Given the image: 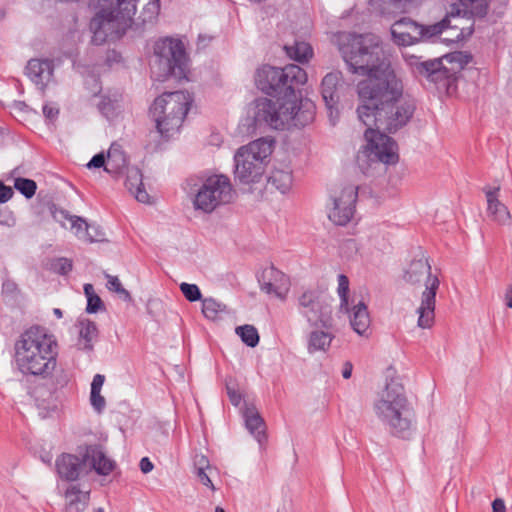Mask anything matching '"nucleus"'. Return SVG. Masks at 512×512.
<instances>
[{"label": "nucleus", "mask_w": 512, "mask_h": 512, "mask_svg": "<svg viewBox=\"0 0 512 512\" xmlns=\"http://www.w3.org/2000/svg\"><path fill=\"white\" fill-rule=\"evenodd\" d=\"M55 465L59 477L66 481H75L86 471L83 455L64 453L56 459Z\"/></svg>", "instance_id": "nucleus-19"}, {"label": "nucleus", "mask_w": 512, "mask_h": 512, "mask_svg": "<svg viewBox=\"0 0 512 512\" xmlns=\"http://www.w3.org/2000/svg\"><path fill=\"white\" fill-rule=\"evenodd\" d=\"M139 467L144 474H147L153 470L154 465L148 457H143L140 460Z\"/></svg>", "instance_id": "nucleus-54"}, {"label": "nucleus", "mask_w": 512, "mask_h": 512, "mask_svg": "<svg viewBox=\"0 0 512 512\" xmlns=\"http://www.w3.org/2000/svg\"><path fill=\"white\" fill-rule=\"evenodd\" d=\"M373 410L392 435L404 439L411 436L414 419L401 384L393 381L388 383L374 401Z\"/></svg>", "instance_id": "nucleus-5"}, {"label": "nucleus", "mask_w": 512, "mask_h": 512, "mask_svg": "<svg viewBox=\"0 0 512 512\" xmlns=\"http://www.w3.org/2000/svg\"><path fill=\"white\" fill-rule=\"evenodd\" d=\"M448 27V20L431 25H421L410 18H402L391 27V36L395 44L399 46L413 45L419 41H427L440 35Z\"/></svg>", "instance_id": "nucleus-12"}, {"label": "nucleus", "mask_w": 512, "mask_h": 512, "mask_svg": "<svg viewBox=\"0 0 512 512\" xmlns=\"http://www.w3.org/2000/svg\"><path fill=\"white\" fill-rule=\"evenodd\" d=\"M154 56L151 72L156 80L187 77L188 57L181 40L170 37L159 39L154 45Z\"/></svg>", "instance_id": "nucleus-8"}, {"label": "nucleus", "mask_w": 512, "mask_h": 512, "mask_svg": "<svg viewBox=\"0 0 512 512\" xmlns=\"http://www.w3.org/2000/svg\"><path fill=\"white\" fill-rule=\"evenodd\" d=\"M43 114L49 120H54L59 114V108L55 103H46L43 106Z\"/></svg>", "instance_id": "nucleus-47"}, {"label": "nucleus", "mask_w": 512, "mask_h": 512, "mask_svg": "<svg viewBox=\"0 0 512 512\" xmlns=\"http://www.w3.org/2000/svg\"><path fill=\"white\" fill-rule=\"evenodd\" d=\"M332 328H315L307 337V351L309 354L327 352L335 338Z\"/></svg>", "instance_id": "nucleus-21"}, {"label": "nucleus", "mask_w": 512, "mask_h": 512, "mask_svg": "<svg viewBox=\"0 0 512 512\" xmlns=\"http://www.w3.org/2000/svg\"><path fill=\"white\" fill-rule=\"evenodd\" d=\"M87 237H85L86 242H100L105 239V234L102 231L101 227L94 224H88V228H86Z\"/></svg>", "instance_id": "nucleus-44"}, {"label": "nucleus", "mask_w": 512, "mask_h": 512, "mask_svg": "<svg viewBox=\"0 0 512 512\" xmlns=\"http://www.w3.org/2000/svg\"><path fill=\"white\" fill-rule=\"evenodd\" d=\"M215 512H225V510H224L222 507L217 506V507L215 508Z\"/></svg>", "instance_id": "nucleus-61"}, {"label": "nucleus", "mask_w": 512, "mask_h": 512, "mask_svg": "<svg viewBox=\"0 0 512 512\" xmlns=\"http://www.w3.org/2000/svg\"><path fill=\"white\" fill-rule=\"evenodd\" d=\"M18 291L17 284L12 280H5L2 284V292L8 295H14Z\"/></svg>", "instance_id": "nucleus-52"}, {"label": "nucleus", "mask_w": 512, "mask_h": 512, "mask_svg": "<svg viewBox=\"0 0 512 512\" xmlns=\"http://www.w3.org/2000/svg\"><path fill=\"white\" fill-rule=\"evenodd\" d=\"M307 82V73L300 66L283 68L263 65L256 70L255 83L265 94L275 98L256 99L249 108L254 124L274 129L304 127L314 119L315 106L301 100L296 90Z\"/></svg>", "instance_id": "nucleus-2"}, {"label": "nucleus", "mask_w": 512, "mask_h": 512, "mask_svg": "<svg viewBox=\"0 0 512 512\" xmlns=\"http://www.w3.org/2000/svg\"><path fill=\"white\" fill-rule=\"evenodd\" d=\"M66 512H83L88 504L89 492L81 491L78 486L71 485L65 492Z\"/></svg>", "instance_id": "nucleus-25"}, {"label": "nucleus", "mask_w": 512, "mask_h": 512, "mask_svg": "<svg viewBox=\"0 0 512 512\" xmlns=\"http://www.w3.org/2000/svg\"><path fill=\"white\" fill-rule=\"evenodd\" d=\"M90 403L97 413H101L106 406L105 398L99 391H90Z\"/></svg>", "instance_id": "nucleus-45"}, {"label": "nucleus", "mask_w": 512, "mask_h": 512, "mask_svg": "<svg viewBox=\"0 0 512 512\" xmlns=\"http://www.w3.org/2000/svg\"><path fill=\"white\" fill-rule=\"evenodd\" d=\"M105 381V376L102 374H96L93 377L92 383H91V391H99L101 392V389L103 387Z\"/></svg>", "instance_id": "nucleus-53"}, {"label": "nucleus", "mask_w": 512, "mask_h": 512, "mask_svg": "<svg viewBox=\"0 0 512 512\" xmlns=\"http://www.w3.org/2000/svg\"><path fill=\"white\" fill-rule=\"evenodd\" d=\"M14 188L29 199L35 195L37 185L34 180L18 177L14 181Z\"/></svg>", "instance_id": "nucleus-36"}, {"label": "nucleus", "mask_w": 512, "mask_h": 512, "mask_svg": "<svg viewBox=\"0 0 512 512\" xmlns=\"http://www.w3.org/2000/svg\"><path fill=\"white\" fill-rule=\"evenodd\" d=\"M50 212H51L53 219L64 228H66V221H68L70 223L74 216V215L69 214L68 211L58 208L54 204H52L50 206Z\"/></svg>", "instance_id": "nucleus-43"}, {"label": "nucleus", "mask_w": 512, "mask_h": 512, "mask_svg": "<svg viewBox=\"0 0 512 512\" xmlns=\"http://www.w3.org/2000/svg\"><path fill=\"white\" fill-rule=\"evenodd\" d=\"M54 65L48 59H31L26 66V75L41 90L53 80Z\"/></svg>", "instance_id": "nucleus-18"}, {"label": "nucleus", "mask_w": 512, "mask_h": 512, "mask_svg": "<svg viewBox=\"0 0 512 512\" xmlns=\"http://www.w3.org/2000/svg\"><path fill=\"white\" fill-rule=\"evenodd\" d=\"M14 192L11 187L4 185L2 181H0V203H6L8 202Z\"/></svg>", "instance_id": "nucleus-51"}, {"label": "nucleus", "mask_w": 512, "mask_h": 512, "mask_svg": "<svg viewBox=\"0 0 512 512\" xmlns=\"http://www.w3.org/2000/svg\"><path fill=\"white\" fill-rule=\"evenodd\" d=\"M53 313H54V315H55L57 318H59V319L63 317V312H62V310H61V309H59V308H54V309H53Z\"/></svg>", "instance_id": "nucleus-60"}, {"label": "nucleus", "mask_w": 512, "mask_h": 512, "mask_svg": "<svg viewBox=\"0 0 512 512\" xmlns=\"http://www.w3.org/2000/svg\"><path fill=\"white\" fill-rule=\"evenodd\" d=\"M192 101L186 91L166 92L154 100L150 115L161 136L169 138L178 132Z\"/></svg>", "instance_id": "nucleus-6"}, {"label": "nucleus", "mask_w": 512, "mask_h": 512, "mask_svg": "<svg viewBox=\"0 0 512 512\" xmlns=\"http://www.w3.org/2000/svg\"><path fill=\"white\" fill-rule=\"evenodd\" d=\"M368 82L357 84L360 104L357 108L358 119L367 126L364 133L365 144L356 155V164L365 175L372 174L381 164L391 165L398 162L395 141L382 133L396 132L405 126L414 112V106L403 100V84L396 76L397 92H393L390 82H380L372 86Z\"/></svg>", "instance_id": "nucleus-1"}, {"label": "nucleus", "mask_w": 512, "mask_h": 512, "mask_svg": "<svg viewBox=\"0 0 512 512\" xmlns=\"http://www.w3.org/2000/svg\"><path fill=\"white\" fill-rule=\"evenodd\" d=\"M261 289L284 299L289 290V280L284 273L275 267L265 268L259 278Z\"/></svg>", "instance_id": "nucleus-15"}, {"label": "nucleus", "mask_w": 512, "mask_h": 512, "mask_svg": "<svg viewBox=\"0 0 512 512\" xmlns=\"http://www.w3.org/2000/svg\"><path fill=\"white\" fill-rule=\"evenodd\" d=\"M404 278L412 284L420 283L424 280L425 290L421 296V303L417 309L418 326L426 329L430 328L435 318L436 292L439 288V279L431 274V266L424 254L418 259H414L405 271Z\"/></svg>", "instance_id": "nucleus-9"}, {"label": "nucleus", "mask_w": 512, "mask_h": 512, "mask_svg": "<svg viewBox=\"0 0 512 512\" xmlns=\"http://www.w3.org/2000/svg\"><path fill=\"white\" fill-rule=\"evenodd\" d=\"M16 219L11 211H0V225L13 227Z\"/></svg>", "instance_id": "nucleus-48"}, {"label": "nucleus", "mask_w": 512, "mask_h": 512, "mask_svg": "<svg viewBox=\"0 0 512 512\" xmlns=\"http://www.w3.org/2000/svg\"><path fill=\"white\" fill-rule=\"evenodd\" d=\"M54 269L62 275L68 274L72 270V262L67 258H59L54 263Z\"/></svg>", "instance_id": "nucleus-46"}, {"label": "nucleus", "mask_w": 512, "mask_h": 512, "mask_svg": "<svg viewBox=\"0 0 512 512\" xmlns=\"http://www.w3.org/2000/svg\"><path fill=\"white\" fill-rule=\"evenodd\" d=\"M341 80L342 73L340 71H333L327 73L321 82V95L331 116L333 109L339 101L338 86Z\"/></svg>", "instance_id": "nucleus-20"}, {"label": "nucleus", "mask_w": 512, "mask_h": 512, "mask_svg": "<svg viewBox=\"0 0 512 512\" xmlns=\"http://www.w3.org/2000/svg\"><path fill=\"white\" fill-rule=\"evenodd\" d=\"M353 366L350 362H345L342 369V376L349 379L352 375Z\"/></svg>", "instance_id": "nucleus-58"}, {"label": "nucleus", "mask_w": 512, "mask_h": 512, "mask_svg": "<svg viewBox=\"0 0 512 512\" xmlns=\"http://www.w3.org/2000/svg\"><path fill=\"white\" fill-rule=\"evenodd\" d=\"M159 11V0H147L140 14V18L143 23L153 22L158 17Z\"/></svg>", "instance_id": "nucleus-37"}, {"label": "nucleus", "mask_w": 512, "mask_h": 512, "mask_svg": "<svg viewBox=\"0 0 512 512\" xmlns=\"http://www.w3.org/2000/svg\"><path fill=\"white\" fill-rule=\"evenodd\" d=\"M470 13L477 17L486 16L491 0H458Z\"/></svg>", "instance_id": "nucleus-34"}, {"label": "nucleus", "mask_w": 512, "mask_h": 512, "mask_svg": "<svg viewBox=\"0 0 512 512\" xmlns=\"http://www.w3.org/2000/svg\"><path fill=\"white\" fill-rule=\"evenodd\" d=\"M196 475H197V477H198L199 481H200L203 485H205V486H207V487L211 488L212 490H214V489H215V487H214V485H213V483H212L211 479H210V478H209V476L207 475V473H206V471L204 470V467H203V466H199V467L197 468Z\"/></svg>", "instance_id": "nucleus-50"}, {"label": "nucleus", "mask_w": 512, "mask_h": 512, "mask_svg": "<svg viewBox=\"0 0 512 512\" xmlns=\"http://www.w3.org/2000/svg\"><path fill=\"white\" fill-rule=\"evenodd\" d=\"M272 148L273 141L267 138H260L241 146L234 154L235 179L245 185L260 182Z\"/></svg>", "instance_id": "nucleus-7"}, {"label": "nucleus", "mask_w": 512, "mask_h": 512, "mask_svg": "<svg viewBox=\"0 0 512 512\" xmlns=\"http://www.w3.org/2000/svg\"><path fill=\"white\" fill-rule=\"evenodd\" d=\"M338 295L340 297V307L348 311V292H349V280L344 274L338 275Z\"/></svg>", "instance_id": "nucleus-39"}, {"label": "nucleus", "mask_w": 512, "mask_h": 512, "mask_svg": "<svg viewBox=\"0 0 512 512\" xmlns=\"http://www.w3.org/2000/svg\"><path fill=\"white\" fill-rule=\"evenodd\" d=\"M407 4L408 0H371V6L387 16L405 12Z\"/></svg>", "instance_id": "nucleus-29"}, {"label": "nucleus", "mask_w": 512, "mask_h": 512, "mask_svg": "<svg viewBox=\"0 0 512 512\" xmlns=\"http://www.w3.org/2000/svg\"><path fill=\"white\" fill-rule=\"evenodd\" d=\"M180 291L182 292L184 297L190 302L202 300L201 291L196 284H189L183 282L180 284Z\"/></svg>", "instance_id": "nucleus-40"}, {"label": "nucleus", "mask_w": 512, "mask_h": 512, "mask_svg": "<svg viewBox=\"0 0 512 512\" xmlns=\"http://www.w3.org/2000/svg\"><path fill=\"white\" fill-rule=\"evenodd\" d=\"M287 55L298 62H307L313 55L312 47L303 41H296L293 45H286Z\"/></svg>", "instance_id": "nucleus-30"}, {"label": "nucleus", "mask_w": 512, "mask_h": 512, "mask_svg": "<svg viewBox=\"0 0 512 512\" xmlns=\"http://www.w3.org/2000/svg\"><path fill=\"white\" fill-rule=\"evenodd\" d=\"M421 72L435 83H439L446 75V70L442 69V63L439 60L422 62Z\"/></svg>", "instance_id": "nucleus-32"}, {"label": "nucleus", "mask_w": 512, "mask_h": 512, "mask_svg": "<svg viewBox=\"0 0 512 512\" xmlns=\"http://www.w3.org/2000/svg\"><path fill=\"white\" fill-rule=\"evenodd\" d=\"M450 63L458 65L459 69H463L472 60V56L469 53L457 51L453 52L445 57Z\"/></svg>", "instance_id": "nucleus-42"}, {"label": "nucleus", "mask_w": 512, "mask_h": 512, "mask_svg": "<svg viewBox=\"0 0 512 512\" xmlns=\"http://www.w3.org/2000/svg\"><path fill=\"white\" fill-rule=\"evenodd\" d=\"M85 468L89 465L90 470H94L98 475L107 476L116 467V463L107 457L99 445H89L83 453Z\"/></svg>", "instance_id": "nucleus-16"}, {"label": "nucleus", "mask_w": 512, "mask_h": 512, "mask_svg": "<svg viewBox=\"0 0 512 512\" xmlns=\"http://www.w3.org/2000/svg\"><path fill=\"white\" fill-rule=\"evenodd\" d=\"M126 166L127 158L122 146L118 143H112L107 152L105 171L116 175L121 173Z\"/></svg>", "instance_id": "nucleus-24"}, {"label": "nucleus", "mask_w": 512, "mask_h": 512, "mask_svg": "<svg viewBox=\"0 0 512 512\" xmlns=\"http://www.w3.org/2000/svg\"><path fill=\"white\" fill-rule=\"evenodd\" d=\"M195 466H196V469L199 467V466H203L204 467V470H206V468L209 467V461L208 459L203 456V455H200V456H197L196 459H195Z\"/></svg>", "instance_id": "nucleus-57"}, {"label": "nucleus", "mask_w": 512, "mask_h": 512, "mask_svg": "<svg viewBox=\"0 0 512 512\" xmlns=\"http://www.w3.org/2000/svg\"><path fill=\"white\" fill-rule=\"evenodd\" d=\"M483 191L487 201L488 217L499 225H509L512 216L506 205L499 200L500 187H485Z\"/></svg>", "instance_id": "nucleus-17"}, {"label": "nucleus", "mask_w": 512, "mask_h": 512, "mask_svg": "<svg viewBox=\"0 0 512 512\" xmlns=\"http://www.w3.org/2000/svg\"><path fill=\"white\" fill-rule=\"evenodd\" d=\"M506 297H507V303H506V304H507V306H508L509 308H512V287H511V288H510V290L508 291V293H507Z\"/></svg>", "instance_id": "nucleus-59"}, {"label": "nucleus", "mask_w": 512, "mask_h": 512, "mask_svg": "<svg viewBox=\"0 0 512 512\" xmlns=\"http://www.w3.org/2000/svg\"><path fill=\"white\" fill-rule=\"evenodd\" d=\"M96 512H104V510L102 508H98Z\"/></svg>", "instance_id": "nucleus-62"}, {"label": "nucleus", "mask_w": 512, "mask_h": 512, "mask_svg": "<svg viewBox=\"0 0 512 512\" xmlns=\"http://www.w3.org/2000/svg\"><path fill=\"white\" fill-rule=\"evenodd\" d=\"M245 426L254 438L262 444L266 439L265 423L259 412L253 406H247L243 411Z\"/></svg>", "instance_id": "nucleus-22"}, {"label": "nucleus", "mask_w": 512, "mask_h": 512, "mask_svg": "<svg viewBox=\"0 0 512 512\" xmlns=\"http://www.w3.org/2000/svg\"><path fill=\"white\" fill-rule=\"evenodd\" d=\"M227 393L231 403L235 406L239 405L241 402V395L233 390L230 386L227 385Z\"/></svg>", "instance_id": "nucleus-55"}, {"label": "nucleus", "mask_w": 512, "mask_h": 512, "mask_svg": "<svg viewBox=\"0 0 512 512\" xmlns=\"http://www.w3.org/2000/svg\"><path fill=\"white\" fill-rule=\"evenodd\" d=\"M471 33H472V29H471V28H469V30H468V32H467V34H471Z\"/></svg>", "instance_id": "nucleus-63"}, {"label": "nucleus", "mask_w": 512, "mask_h": 512, "mask_svg": "<svg viewBox=\"0 0 512 512\" xmlns=\"http://www.w3.org/2000/svg\"><path fill=\"white\" fill-rule=\"evenodd\" d=\"M359 186L353 183L343 184L333 190L328 205V218L335 225L345 226L355 214Z\"/></svg>", "instance_id": "nucleus-13"}, {"label": "nucleus", "mask_w": 512, "mask_h": 512, "mask_svg": "<svg viewBox=\"0 0 512 512\" xmlns=\"http://www.w3.org/2000/svg\"><path fill=\"white\" fill-rule=\"evenodd\" d=\"M130 21L113 10H101L90 22L92 42L101 45L106 41L119 39L130 26Z\"/></svg>", "instance_id": "nucleus-14"}, {"label": "nucleus", "mask_w": 512, "mask_h": 512, "mask_svg": "<svg viewBox=\"0 0 512 512\" xmlns=\"http://www.w3.org/2000/svg\"><path fill=\"white\" fill-rule=\"evenodd\" d=\"M14 351L15 364L24 375L46 377L56 368L58 343L44 327L24 330L15 341Z\"/></svg>", "instance_id": "nucleus-4"}, {"label": "nucleus", "mask_w": 512, "mask_h": 512, "mask_svg": "<svg viewBox=\"0 0 512 512\" xmlns=\"http://www.w3.org/2000/svg\"><path fill=\"white\" fill-rule=\"evenodd\" d=\"M350 323L353 330L359 335H364L369 328L370 317L367 306L363 302L360 301L354 305L350 316Z\"/></svg>", "instance_id": "nucleus-26"}, {"label": "nucleus", "mask_w": 512, "mask_h": 512, "mask_svg": "<svg viewBox=\"0 0 512 512\" xmlns=\"http://www.w3.org/2000/svg\"><path fill=\"white\" fill-rule=\"evenodd\" d=\"M107 278V288L115 292L119 295L121 299L124 301H130L131 295L130 293L122 286L119 278L117 276L106 275Z\"/></svg>", "instance_id": "nucleus-38"}, {"label": "nucleus", "mask_w": 512, "mask_h": 512, "mask_svg": "<svg viewBox=\"0 0 512 512\" xmlns=\"http://www.w3.org/2000/svg\"><path fill=\"white\" fill-rule=\"evenodd\" d=\"M230 179L225 175L208 177L195 195L193 205L205 213L213 212L217 207L226 205L235 198Z\"/></svg>", "instance_id": "nucleus-10"}, {"label": "nucleus", "mask_w": 512, "mask_h": 512, "mask_svg": "<svg viewBox=\"0 0 512 512\" xmlns=\"http://www.w3.org/2000/svg\"><path fill=\"white\" fill-rule=\"evenodd\" d=\"M340 54L352 74L365 76L360 82L372 86L388 81L397 92L396 72L385 55L381 38L374 33H340L337 37Z\"/></svg>", "instance_id": "nucleus-3"}, {"label": "nucleus", "mask_w": 512, "mask_h": 512, "mask_svg": "<svg viewBox=\"0 0 512 512\" xmlns=\"http://www.w3.org/2000/svg\"><path fill=\"white\" fill-rule=\"evenodd\" d=\"M84 293L87 298V306L86 311L90 314L96 313L103 307V302L101 298L95 293L94 287L92 284L84 285Z\"/></svg>", "instance_id": "nucleus-33"}, {"label": "nucleus", "mask_w": 512, "mask_h": 512, "mask_svg": "<svg viewBox=\"0 0 512 512\" xmlns=\"http://www.w3.org/2000/svg\"><path fill=\"white\" fill-rule=\"evenodd\" d=\"M107 160L105 159V156L103 153L96 154L92 157V159L87 163V167L89 169L92 168H101L106 165Z\"/></svg>", "instance_id": "nucleus-49"}, {"label": "nucleus", "mask_w": 512, "mask_h": 512, "mask_svg": "<svg viewBox=\"0 0 512 512\" xmlns=\"http://www.w3.org/2000/svg\"><path fill=\"white\" fill-rule=\"evenodd\" d=\"M300 314L314 328L333 327L332 300L318 290H307L298 298Z\"/></svg>", "instance_id": "nucleus-11"}, {"label": "nucleus", "mask_w": 512, "mask_h": 512, "mask_svg": "<svg viewBox=\"0 0 512 512\" xmlns=\"http://www.w3.org/2000/svg\"><path fill=\"white\" fill-rule=\"evenodd\" d=\"M227 312L228 309L224 303L212 297L202 299V313L207 319L216 320Z\"/></svg>", "instance_id": "nucleus-31"}, {"label": "nucleus", "mask_w": 512, "mask_h": 512, "mask_svg": "<svg viewBox=\"0 0 512 512\" xmlns=\"http://www.w3.org/2000/svg\"><path fill=\"white\" fill-rule=\"evenodd\" d=\"M505 503L502 499H495L492 503V512H505Z\"/></svg>", "instance_id": "nucleus-56"}, {"label": "nucleus", "mask_w": 512, "mask_h": 512, "mask_svg": "<svg viewBox=\"0 0 512 512\" xmlns=\"http://www.w3.org/2000/svg\"><path fill=\"white\" fill-rule=\"evenodd\" d=\"M237 335L249 347H255L259 342L257 329L252 325H243L236 328Z\"/></svg>", "instance_id": "nucleus-35"}, {"label": "nucleus", "mask_w": 512, "mask_h": 512, "mask_svg": "<svg viewBox=\"0 0 512 512\" xmlns=\"http://www.w3.org/2000/svg\"><path fill=\"white\" fill-rule=\"evenodd\" d=\"M71 229L74 230V233L77 238L85 241V237H87L86 228H88V223L79 216H73L72 221L70 222Z\"/></svg>", "instance_id": "nucleus-41"}, {"label": "nucleus", "mask_w": 512, "mask_h": 512, "mask_svg": "<svg viewBox=\"0 0 512 512\" xmlns=\"http://www.w3.org/2000/svg\"><path fill=\"white\" fill-rule=\"evenodd\" d=\"M80 344L85 350H92L93 342L98 336L96 324L89 319L78 321Z\"/></svg>", "instance_id": "nucleus-28"}, {"label": "nucleus", "mask_w": 512, "mask_h": 512, "mask_svg": "<svg viewBox=\"0 0 512 512\" xmlns=\"http://www.w3.org/2000/svg\"><path fill=\"white\" fill-rule=\"evenodd\" d=\"M125 186L137 201L141 203L149 202L150 197L144 188L142 173L138 168L133 167L128 169Z\"/></svg>", "instance_id": "nucleus-23"}, {"label": "nucleus", "mask_w": 512, "mask_h": 512, "mask_svg": "<svg viewBox=\"0 0 512 512\" xmlns=\"http://www.w3.org/2000/svg\"><path fill=\"white\" fill-rule=\"evenodd\" d=\"M268 182L279 192L285 194L290 190L293 182L291 169L288 166L274 168L268 178Z\"/></svg>", "instance_id": "nucleus-27"}]
</instances>
